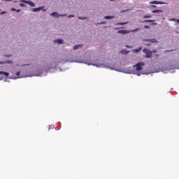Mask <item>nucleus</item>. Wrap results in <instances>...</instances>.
<instances>
[{"mask_svg": "<svg viewBox=\"0 0 179 179\" xmlns=\"http://www.w3.org/2000/svg\"><path fill=\"white\" fill-rule=\"evenodd\" d=\"M143 52H144V54H146V55L145 56V58H152V51L149 50L147 48H144L143 50Z\"/></svg>", "mask_w": 179, "mask_h": 179, "instance_id": "3", "label": "nucleus"}, {"mask_svg": "<svg viewBox=\"0 0 179 179\" xmlns=\"http://www.w3.org/2000/svg\"><path fill=\"white\" fill-rule=\"evenodd\" d=\"M20 2H23V3H27V5H29V6H32L34 8L36 6V3L33 1H27V0H20Z\"/></svg>", "mask_w": 179, "mask_h": 179, "instance_id": "5", "label": "nucleus"}, {"mask_svg": "<svg viewBox=\"0 0 179 179\" xmlns=\"http://www.w3.org/2000/svg\"><path fill=\"white\" fill-rule=\"evenodd\" d=\"M171 50H168V52H170Z\"/></svg>", "mask_w": 179, "mask_h": 179, "instance_id": "48", "label": "nucleus"}, {"mask_svg": "<svg viewBox=\"0 0 179 179\" xmlns=\"http://www.w3.org/2000/svg\"><path fill=\"white\" fill-rule=\"evenodd\" d=\"M128 22H119L117 23L116 25L117 26H124V24H127Z\"/></svg>", "mask_w": 179, "mask_h": 179, "instance_id": "19", "label": "nucleus"}, {"mask_svg": "<svg viewBox=\"0 0 179 179\" xmlns=\"http://www.w3.org/2000/svg\"><path fill=\"white\" fill-rule=\"evenodd\" d=\"M5 64L4 62H0V65Z\"/></svg>", "mask_w": 179, "mask_h": 179, "instance_id": "39", "label": "nucleus"}, {"mask_svg": "<svg viewBox=\"0 0 179 179\" xmlns=\"http://www.w3.org/2000/svg\"><path fill=\"white\" fill-rule=\"evenodd\" d=\"M150 17H152L151 15H146L143 16L144 19H150Z\"/></svg>", "mask_w": 179, "mask_h": 179, "instance_id": "20", "label": "nucleus"}, {"mask_svg": "<svg viewBox=\"0 0 179 179\" xmlns=\"http://www.w3.org/2000/svg\"><path fill=\"white\" fill-rule=\"evenodd\" d=\"M50 16H53V17H64V16H66V14H58L57 12H53L50 13Z\"/></svg>", "mask_w": 179, "mask_h": 179, "instance_id": "4", "label": "nucleus"}, {"mask_svg": "<svg viewBox=\"0 0 179 179\" xmlns=\"http://www.w3.org/2000/svg\"><path fill=\"white\" fill-rule=\"evenodd\" d=\"M130 52L129 51L122 49L120 52V54H122L123 55H128V53Z\"/></svg>", "mask_w": 179, "mask_h": 179, "instance_id": "9", "label": "nucleus"}, {"mask_svg": "<svg viewBox=\"0 0 179 179\" xmlns=\"http://www.w3.org/2000/svg\"><path fill=\"white\" fill-rule=\"evenodd\" d=\"M0 75H4V76H9V73L5 71H0Z\"/></svg>", "mask_w": 179, "mask_h": 179, "instance_id": "16", "label": "nucleus"}, {"mask_svg": "<svg viewBox=\"0 0 179 179\" xmlns=\"http://www.w3.org/2000/svg\"><path fill=\"white\" fill-rule=\"evenodd\" d=\"M110 1H114V0H110Z\"/></svg>", "mask_w": 179, "mask_h": 179, "instance_id": "51", "label": "nucleus"}, {"mask_svg": "<svg viewBox=\"0 0 179 179\" xmlns=\"http://www.w3.org/2000/svg\"><path fill=\"white\" fill-rule=\"evenodd\" d=\"M59 71H62L61 69H59Z\"/></svg>", "mask_w": 179, "mask_h": 179, "instance_id": "49", "label": "nucleus"}, {"mask_svg": "<svg viewBox=\"0 0 179 179\" xmlns=\"http://www.w3.org/2000/svg\"><path fill=\"white\" fill-rule=\"evenodd\" d=\"M156 52H157V50H152V51H151V54H156Z\"/></svg>", "mask_w": 179, "mask_h": 179, "instance_id": "29", "label": "nucleus"}, {"mask_svg": "<svg viewBox=\"0 0 179 179\" xmlns=\"http://www.w3.org/2000/svg\"><path fill=\"white\" fill-rule=\"evenodd\" d=\"M78 19L80 20H86V19H87V17H78Z\"/></svg>", "mask_w": 179, "mask_h": 179, "instance_id": "22", "label": "nucleus"}, {"mask_svg": "<svg viewBox=\"0 0 179 179\" xmlns=\"http://www.w3.org/2000/svg\"><path fill=\"white\" fill-rule=\"evenodd\" d=\"M41 9H43V7H38V8H33L32 10L33 12H40Z\"/></svg>", "mask_w": 179, "mask_h": 179, "instance_id": "12", "label": "nucleus"}, {"mask_svg": "<svg viewBox=\"0 0 179 179\" xmlns=\"http://www.w3.org/2000/svg\"><path fill=\"white\" fill-rule=\"evenodd\" d=\"M96 24H100V22L96 23Z\"/></svg>", "mask_w": 179, "mask_h": 179, "instance_id": "46", "label": "nucleus"}, {"mask_svg": "<svg viewBox=\"0 0 179 179\" xmlns=\"http://www.w3.org/2000/svg\"><path fill=\"white\" fill-rule=\"evenodd\" d=\"M67 17H69V19H71V17H75L74 15H69L67 16Z\"/></svg>", "mask_w": 179, "mask_h": 179, "instance_id": "28", "label": "nucleus"}, {"mask_svg": "<svg viewBox=\"0 0 179 179\" xmlns=\"http://www.w3.org/2000/svg\"><path fill=\"white\" fill-rule=\"evenodd\" d=\"M20 6H22V8H26V4L24 3H20Z\"/></svg>", "mask_w": 179, "mask_h": 179, "instance_id": "27", "label": "nucleus"}, {"mask_svg": "<svg viewBox=\"0 0 179 179\" xmlns=\"http://www.w3.org/2000/svg\"><path fill=\"white\" fill-rule=\"evenodd\" d=\"M129 33V30H119L117 31L118 34H128Z\"/></svg>", "mask_w": 179, "mask_h": 179, "instance_id": "8", "label": "nucleus"}, {"mask_svg": "<svg viewBox=\"0 0 179 179\" xmlns=\"http://www.w3.org/2000/svg\"><path fill=\"white\" fill-rule=\"evenodd\" d=\"M5 14H6V11H1L0 13V15H5Z\"/></svg>", "mask_w": 179, "mask_h": 179, "instance_id": "30", "label": "nucleus"}, {"mask_svg": "<svg viewBox=\"0 0 179 179\" xmlns=\"http://www.w3.org/2000/svg\"><path fill=\"white\" fill-rule=\"evenodd\" d=\"M153 6V8H156V6Z\"/></svg>", "mask_w": 179, "mask_h": 179, "instance_id": "45", "label": "nucleus"}, {"mask_svg": "<svg viewBox=\"0 0 179 179\" xmlns=\"http://www.w3.org/2000/svg\"><path fill=\"white\" fill-rule=\"evenodd\" d=\"M152 22H155V20H145L144 21H142L141 23H148V22L152 23Z\"/></svg>", "mask_w": 179, "mask_h": 179, "instance_id": "15", "label": "nucleus"}, {"mask_svg": "<svg viewBox=\"0 0 179 179\" xmlns=\"http://www.w3.org/2000/svg\"><path fill=\"white\" fill-rule=\"evenodd\" d=\"M45 75H47V73H44V71L38 70V73H34L31 76H45Z\"/></svg>", "mask_w": 179, "mask_h": 179, "instance_id": "6", "label": "nucleus"}, {"mask_svg": "<svg viewBox=\"0 0 179 179\" xmlns=\"http://www.w3.org/2000/svg\"><path fill=\"white\" fill-rule=\"evenodd\" d=\"M150 5H159V1H153L150 2Z\"/></svg>", "mask_w": 179, "mask_h": 179, "instance_id": "17", "label": "nucleus"}, {"mask_svg": "<svg viewBox=\"0 0 179 179\" xmlns=\"http://www.w3.org/2000/svg\"><path fill=\"white\" fill-rule=\"evenodd\" d=\"M151 43H157V41L156 39H155V38H152V39H151Z\"/></svg>", "mask_w": 179, "mask_h": 179, "instance_id": "24", "label": "nucleus"}, {"mask_svg": "<svg viewBox=\"0 0 179 179\" xmlns=\"http://www.w3.org/2000/svg\"><path fill=\"white\" fill-rule=\"evenodd\" d=\"M142 51V48H138V49H134L133 52L138 54V52H141Z\"/></svg>", "mask_w": 179, "mask_h": 179, "instance_id": "11", "label": "nucleus"}, {"mask_svg": "<svg viewBox=\"0 0 179 179\" xmlns=\"http://www.w3.org/2000/svg\"><path fill=\"white\" fill-rule=\"evenodd\" d=\"M53 128H54V125H52H52H50V126H49V131L50 130V129H52Z\"/></svg>", "mask_w": 179, "mask_h": 179, "instance_id": "31", "label": "nucleus"}, {"mask_svg": "<svg viewBox=\"0 0 179 179\" xmlns=\"http://www.w3.org/2000/svg\"><path fill=\"white\" fill-rule=\"evenodd\" d=\"M11 10H13V12L16 11V8H11Z\"/></svg>", "mask_w": 179, "mask_h": 179, "instance_id": "38", "label": "nucleus"}, {"mask_svg": "<svg viewBox=\"0 0 179 179\" xmlns=\"http://www.w3.org/2000/svg\"><path fill=\"white\" fill-rule=\"evenodd\" d=\"M4 64H12V61L10 60L5 61Z\"/></svg>", "mask_w": 179, "mask_h": 179, "instance_id": "26", "label": "nucleus"}, {"mask_svg": "<svg viewBox=\"0 0 179 179\" xmlns=\"http://www.w3.org/2000/svg\"><path fill=\"white\" fill-rule=\"evenodd\" d=\"M4 82H6V80H5Z\"/></svg>", "mask_w": 179, "mask_h": 179, "instance_id": "50", "label": "nucleus"}, {"mask_svg": "<svg viewBox=\"0 0 179 179\" xmlns=\"http://www.w3.org/2000/svg\"><path fill=\"white\" fill-rule=\"evenodd\" d=\"M26 65H29V64H23V65H21V66H26Z\"/></svg>", "mask_w": 179, "mask_h": 179, "instance_id": "42", "label": "nucleus"}, {"mask_svg": "<svg viewBox=\"0 0 179 179\" xmlns=\"http://www.w3.org/2000/svg\"><path fill=\"white\" fill-rule=\"evenodd\" d=\"M171 20H172L173 22H176L177 20H176V18H172Z\"/></svg>", "mask_w": 179, "mask_h": 179, "instance_id": "37", "label": "nucleus"}, {"mask_svg": "<svg viewBox=\"0 0 179 179\" xmlns=\"http://www.w3.org/2000/svg\"><path fill=\"white\" fill-rule=\"evenodd\" d=\"M4 1H13V0H4Z\"/></svg>", "mask_w": 179, "mask_h": 179, "instance_id": "44", "label": "nucleus"}, {"mask_svg": "<svg viewBox=\"0 0 179 179\" xmlns=\"http://www.w3.org/2000/svg\"><path fill=\"white\" fill-rule=\"evenodd\" d=\"M6 57L7 58H9L10 57H12V55H6Z\"/></svg>", "mask_w": 179, "mask_h": 179, "instance_id": "35", "label": "nucleus"}, {"mask_svg": "<svg viewBox=\"0 0 179 179\" xmlns=\"http://www.w3.org/2000/svg\"><path fill=\"white\" fill-rule=\"evenodd\" d=\"M68 62H77L78 64H85L86 65L90 66L92 65V66H96V68H106V69H110L111 71H117V72H123V73H128L129 75H137V76H141V73L139 71H142L143 66L145 65V62H141L137 63L136 65L133 66V68H136V69H131V67H129L127 69H124L122 70H118L110 63H106V64H99V59L95 58L94 60L90 59H68Z\"/></svg>", "mask_w": 179, "mask_h": 179, "instance_id": "1", "label": "nucleus"}, {"mask_svg": "<svg viewBox=\"0 0 179 179\" xmlns=\"http://www.w3.org/2000/svg\"><path fill=\"white\" fill-rule=\"evenodd\" d=\"M167 3L163 1H159V5H166Z\"/></svg>", "mask_w": 179, "mask_h": 179, "instance_id": "25", "label": "nucleus"}, {"mask_svg": "<svg viewBox=\"0 0 179 179\" xmlns=\"http://www.w3.org/2000/svg\"><path fill=\"white\" fill-rule=\"evenodd\" d=\"M51 69H54L53 70V72H55V71H57V63L55 62H53L50 65L48 64L45 69V72H50V71H51Z\"/></svg>", "mask_w": 179, "mask_h": 179, "instance_id": "2", "label": "nucleus"}, {"mask_svg": "<svg viewBox=\"0 0 179 179\" xmlns=\"http://www.w3.org/2000/svg\"><path fill=\"white\" fill-rule=\"evenodd\" d=\"M115 17V16H114V15H106L104 17V19L110 20V19H114Z\"/></svg>", "mask_w": 179, "mask_h": 179, "instance_id": "13", "label": "nucleus"}, {"mask_svg": "<svg viewBox=\"0 0 179 179\" xmlns=\"http://www.w3.org/2000/svg\"><path fill=\"white\" fill-rule=\"evenodd\" d=\"M126 48H132V46L129 45H126Z\"/></svg>", "mask_w": 179, "mask_h": 179, "instance_id": "33", "label": "nucleus"}, {"mask_svg": "<svg viewBox=\"0 0 179 179\" xmlns=\"http://www.w3.org/2000/svg\"><path fill=\"white\" fill-rule=\"evenodd\" d=\"M30 68H33V66L31 64L29 65Z\"/></svg>", "mask_w": 179, "mask_h": 179, "instance_id": "43", "label": "nucleus"}, {"mask_svg": "<svg viewBox=\"0 0 179 179\" xmlns=\"http://www.w3.org/2000/svg\"><path fill=\"white\" fill-rule=\"evenodd\" d=\"M0 80H2V78H0Z\"/></svg>", "mask_w": 179, "mask_h": 179, "instance_id": "47", "label": "nucleus"}, {"mask_svg": "<svg viewBox=\"0 0 179 179\" xmlns=\"http://www.w3.org/2000/svg\"><path fill=\"white\" fill-rule=\"evenodd\" d=\"M176 23H179V19H177V20H176Z\"/></svg>", "mask_w": 179, "mask_h": 179, "instance_id": "41", "label": "nucleus"}, {"mask_svg": "<svg viewBox=\"0 0 179 179\" xmlns=\"http://www.w3.org/2000/svg\"><path fill=\"white\" fill-rule=\"evenodd\" d=\"M53 43L55 44H65V41H64L63 39H55V41H53Z\"/></svg>", "mask_w": 179, "mask_h": 179, "instance_id": "7", "label": "nucleus"}, {"mask_svg": "<svg viewBox=\"0 0 179 179\" xmlns=\"http://www.w3.org/2000/svg\"><path fill=\"white\" fill-rule=\"evenodd\" d=\"M82 47H83V45H82V44L76 45L73 46V50H80V48H82Z\"/></svg>", "mask_w": 179, "mask_h": 179, "instance_id": "10", "label": "nucleus"}, {"mask_svg": "<svg viewBox=\"0 0 179 179\" xmlns=\"http://www.w3.org/2000/svg\"><path fill=\"white\" fill-rule=\"evenodd\" d=\"M16 75H17V76H18L17 78V79H19V78H24V76H20V71H17V73H16Z\"/></svg>", "mask_w": 179, "mask_h": 179, "instance_id": "21", "label": "nucleus"}, {"mask_svg": "<svg viewBox=\"0 0 179 179\" xmlns=\"http://www.w3.org/2000/svg\"><path fill=\"white\" fill-rule=\"evenodd\" d=\"M162 12H163L162 10H152V13H160Z\"/></svg>", "mask_w": 179, "mask_h": 179, "instance_id": "18", "label": "nucleus"}, {"mask_svg": "<svg viewBox=\"0 0 179 179\" xmlns=\"http://www.w3.org/2000/svg\"><path fill=\"white\" fill-rule=\"evenodd\" d=\"M144 29H150V27H149L148 25H145Z\"/></svg>", "mask_w": 179, "mask_h": 179, "instance_id": "32", "label": "nucleus"}, {"mask_svg": "<svg viewBox=\"0 0 179 179\" xmlns=\"http://www.w3.org/2000/svg\"><path fill=\"white\" fill-rule=\"evenodd\" d=\"M20 9H17V10H15V11L17 13H19V12H20Z\"/></svg>", "mask_w": 179, "mask_h": 179, "instance_id": "36", "label": "nucleus"}, {"mask_svg": "<svg viewBox=\"0 0 179 179\" xmlns=\"http://www.w3.org/2000/svg\"><path fill=\"white\" fill-rule=\"evenodd\" d=\"M143 41H146L147 43H152V39H143Z\"/></svg>", "mask_w": 179, "mask_h": 179, "instance_id": "23", "label": "nucleus"}, {"mask_svg": "<svg viewBox=\"0 0 179 179\" xmlns=\"http://www.w3.org/2000/svg\"><path fill=\"white\" fill-rule=\"evenodd\" d=\"M99 24H106V22H101L99 23Z\"/></svg>", "mask_w": 179, "mask_h": 179, "instance_id": "34", "label": "nucleus"}, {"mask_svg": "<svg viewBox=\"0 0 179 179\" xmlns=\"http://www.w3.org/2000/svg\"><path fill=\"white\" fill-rule=\"evenodd\" d=\"M145 45H147L148 47L150 46V43H147L145 44Z\"/></svg>", "mask_w": 179, "mask_h": 179, "instance_id": "40", "label": "nucleus"}, {"mask_svg": "<svg viewBox=\"0 0 179 179\" xmlns=\"http://www.w3.org/2000/svg\"><path fill=\"white\" fill-rule=\"evenodd\" d=\"M129 33H135L136 31H141V29L137 28V29H135L129 30Z\"/></svg>", "mask_w": 179, "mask_h": 179, "instance_id": "14", "label": "nucleus"}]
</instances>
